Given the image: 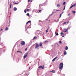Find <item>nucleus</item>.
I'll list each match as a JSON object with an SVG mask.
<instances>
[{"instance_id":"58836bf2","label":"nucleus","mask_w":76,"mask_h":76,"mask_svg":"<svg viewBox=\"0 0 76 76\" xmlns=\"http://www.w3.org/2000/svg\"><path fill=\"white\" fill-rule=\"evenodd\" d=\"M39 12H41V10H39Z\"/></svg>"},{"instance_id":"f704fd0d","label":"nucleus","mask_w":76,"mask_h":76,"mask_svg":"<svg viewBox=\"0 0 76 76\" xmlns=\"http://www.w3.org/2000/svg\"><path fill=\"white\" fill-rule=\"evenodd\" d=\"M65 6H64V9H63L64 10H65Z\"/></svg>"},{"instance_id":"c756f323","label":"nucleus","mask_w":76,"mask_h":76,"mask_svg":"<svg viewBox=\"0 0 76 76\" xmlns=\"http://www.w3.org/2000/svg\"><path fill=\"white\" fill-rule=\"evenodd\" d=\"M66 22H65L63 23V25H64V24H66Z\"/></svg>"},{"instance_id":"423d86ee","label":"nucleus","mask_w":76,"mask_h":76,"mask_svg":"<svg viewBox=\"0 0 76 76\" xmlns=\"http://www.w3.org/2000/svg\"><path fill=\"white\" fill-rule=\"evenodd\" d=\"M67 31H68L67 29L64 28V29L63 32H67Z\"/></svg>"},{"instance_id":"412c9836","label":"nucleus","mask_w":76,"mask_h":76,"mask_svg":"<svg viewBox=\"0 0 76 76\" xmlns=\"http://www.w3.org/2000/svg\"><path fill=\"white\" fill-rule=\"evenodd\" d=\"M73 13H76V11H72Z\"/></svg>"},{"instance_id":"20e7f679","label":"nucleus","mask_w":76,"mask_h":76,"mask_svg":"<svg viewBox=\"0 0 76 76\" xmlns=\"http://www.w3.org/2000/svg\"><path fill=\"white\" fill-rule=\"evenodd\" d=\"M39 47V44L38 43H36V46L35 47V49Z\"/></svg>"},{"instance_id":"cd10ccee","label":"nucleus","mask_w":76,"mask_h":76,"mask_svg":"<svg viewBox=\"0 0 76 76\" xmlns=\"http://www.w3.org/2000/svg\"><path fill=\"white\" fill-rule=\"evenodd\" d=\"M65 4H66V2H64L63 3L64 5H65Z\"/></svg>"},{"instance_id":"7ed1b4c3","label":"nucleus","mask_w":76,"mask_h":76,"mask_svg":"<svg viewBox=\"0 0 76 76\" xmlns=\"http://www.w3.org/2000/svg\"><path fill=\"white\" fill-rule=\"evenodd\" d=\"M20 43L21 45H23L25 44V41H21Z\"/></svg>"},{"instance_id":"5701e85b","label":"nucleus","mask_w":76,"mask_h":76,"mask_svg":"<svg viewBox=\"0 0 76 76\" xmlns=\"http://www.w3.org/2000/svg\"><path fill=\"white\" fill-rule=\"evenodd\" d=\"M10 9H11V7H12V4H10Z\"/></svg>"},{"instance_id":"79ce46f5","label":"nucleus","mask_w":76,"mask_h":76,"mask_svg":"<svg viewBox=\"0 0 76 76\" xmlns=\"http://www.w3.org/2000/svg\"><path fill=\"white\" fill-rule=\"evenodd\" d=\"M31 69V67H29V69Z\"/></svg>"},{"instance_id":"dca6fc26","label":"nucleus","mask_w":76,"mask_h":76,"mask_svg":"<svg viewBox=\"0 0 76 76\" xmlns=\"http://www.w3.org/2000/svg\"><path fill=\"white\" fill-rule=\"evenodd\" d=\"M32 0H28V2H32Z\"/></svg>"},{"instance_id":"6e6552de","label":"nucleus","mask_w":76,"mask_h":76,"mask_svg":"<svg viewBox=\"0 0 76 76\" xmlns=\"http://www.w3.org/2000/svg\"><path fill=\"white\" fill-rule=\"evenodd\" d=\"M57 58H58V57H56L54 58L53 60L52 61H55V60H56V59H57Z\"/></svg>"},{"instance_id":"c85d7f7f","label":"nucleus","mask_w":76,"mask_h":76,"mask_svg":"<svg viewBox=\"0 0 76 76\" xmlns=\"http://www.w3.org/2000/svg\"><path fill=\"white\" fill-rule=\"evenodd\" d=\"M27 50H28V48H27L25 49V51H27Z\"/></svg>"},{"instance_id":"f3484780","label":"nucleus","mask_w":76,"mask_h":76,"mask_svg":"<svg viewBox=\"0 0 76 76\" xmlns=\"http://www.w3.org/2000/svg\"><path fill=\"white\" fill-rule=\"evenodd\" d=\"M64 12H63L60 15V16L59 18H61V15H62V14H63V13Z\"/></svg>"},{"instance_id":"c9c22d12","label":"nucleus","mask_w":76,"mask_h":76,"mask_svg":"<svg viewBox=\"0 0 76 76\" xmlns=\"http://www.w3.org/2000/svg\"><path fill=\"white\" fill-rule=\"evenodd\" d=\"M14 4H18L17 3H14Z\"/></svg>"},{"instance_id":"4be33fe9","label":"nucleus","mask_w":76,"mask_h":76,"mask_svg":"<svg viewBox=\"0 0 76 76\" xmlns=\"http://www.w3.org/2000/svg\"><path fill=\"white\" fill-rule=\"evenodd\" d=\"M67 23V24H69V21H67L66 22Z\"/></svg>"},{"instance_id":"4c0bfd02","label":"nucleus","mask_w":76,"mask_h":76,"mask_svg":"<svg viewBox=\"0 0 76 76\" xmlns=\"http://www.w3.org/2000/svg\"><path fill=\"white\" fill-rule=\"evenodd\" d=\"M27 11H28V12H29V9H27Z\"/></svg>"},{"instance_id":"0eeeda50","label":"nucleus","mask_w":76,"mask_h":76,"mask_svg":"<svg viewBox=\"0 0 76 76\" xmlns=\"http://www.w3.org/2000/svg\"><path fill=\"white\" fill-rule=\"evenodd\" d=\"M76 4L72 5L70 7V9H72V7H75V6H76Z\"/></svg>"},{"instance_id":"9d476101","label":"nucleus","mask_w":76,"mask_h":76,"mask_svg":"<svg viewBox=\"0 0 76 76\" xmlns=\"http://www.w3.org/2000/svg\"><path fill=\"white\" fill-rule=\"evenodd\" d=\"M57 7H60V4H57Z\"/></svg>"},{"instance_id":"393cba45","label":"nucleus","mask_w":76,"mask_h":76,"mask_svg":"<svg viewBox=\"0 0 76 76\" xmlns=\"http://www.w3.org/2000/svg\"><path fill=\"white\" fill-rule=\"evenodd\" d=\"M17 53H20V51L19 50V51H17Z\"/></svg>"},{"instance_id":"f8f14e48","label":"nucleus","mask_w":76,"mask_h":76,"mask_svg":"<svg viewBox=\"0 0 76 76\" xmlns=\"http://www.w3.org/2000/svg\"><path fill=\"white\" fill-rule=\"evenodd\" d=\"M31 22V21L30 20L28 21V22L26 23V25L28 24V23H30V22Z\"/></svg>"},{"instance_id":"aec40b11","label":"nucleus","mask_w":76,"mask_h":76,"mask_svg":"<svg viewBox=\"0 0 76 76\" xmlns=\"http://www.w3.org/2000/svg\"><path fill=\"white\" fill-rule=\"evenodd\" d=\"M26 16H29V13H28L26 15Z\"/></svg>"},{"instance_id":"ddd939ff","label":"nucleus","mask_w":76,"mask_h":76,"mask_svg":"<svg viewBox=\"0 0 76 76\" xmlns=\"http://www.w3.org/2000/svg\"><path fill=\"white\" fill-rule=\"evenodd\" d=\"M65 49L66 50H68V47H67V46H66Z\"/></svg>"},{"instance_id":"72a5a7b5","label":"nucleus","mask_w":76,"mask_h":76,"mask_svg":"<svg viewBox=\"0 0 76 76\" xmlns=\"http://www.w3.org/2000/svg\"><path fill=\"white\" fill-rule=\"evenodd\" d=\"M70 28V27L69 26H68V27L67 28V30H68V29H69Z\"/></svg>"},{"instance_id":"f03ea898","label":"nucleus","mask_w":76,"mask_h":76,"mask_svg":"<svg viewBox=\"0 0 76 76\" xmlns=\"http://www.w3.org/2000/svg\"><path fill=\"white\" fill-rule=\"evenodd\" d=\"M28 52L26 53L24 55V59H25V58L28 56Z\"/></svg>"},{"instance_id":"bb28decb","label":"nucleus","mask_w":76,"mask_h":76,"mask_svg":"<svg viewBox=\"0 0 76 76\" xmlns=\"http://www.w3.org/2000/svg\"><path fill=\"white\" fill-rule=\"evenodd\" d=\"M24 12L25 13H26V10H25Z\"/></svg>"},{"instance_id":"f257e3e1","label":"nucleus","mask_w":76,"mask_h":76,"mask_svg":"<svg viewBox=\"0 0 76 76\" xmlns=\"http://www.w3.org/2000/svg\"><path fill=\"white\" fill-rule=\"evenodd\" d=\"M63 67V64L62 63H61L59 64V69H62Z\"/></svg>"},{"instance_id":"b1692460","label":"nucleus","mask_w":76,"mask_h":76,"mask_svg":"<svg viewBox=\"0 0 76 76\" xmlns=\"http://www.w3.org/2000/svg\"><path fill=\"white\" fill-rule=\"evenodd\" d=\"M55 34L56 35H58V33H56V32H55Z\"/></svg>"},{"instance_id":"2f4dec72","label":"nucleus","mask_w":76,"mask_h":76,"mask_svg":"<svg viewBox=\"0 0 76 76\" xmlns=\"http://www.w3.org/2000/svg\"><path fill=\"white\" fill-rule=\"evenodd\" d=\"M59 42V43H60V44H61V43H62V42H61V41H60Z\"/></svg>"},{"instance_id":"9b49d317","label":"nucleus","mask_w":76,"mask_h":76,"mask_svg":"<svg viewBox=\"0 0 76 76\" xmlns=\"http://www.w3.org/2000/svg\"><path fill=\"white\" fill-rule=\"evenodd\" d=\"M42 43L41 42L39 43V45L40 47H42Z\"/></svg>"},{"instance_id":"a18cd8bd","label":"nucleus","mask_w":76,"mask_h":76,"mask_svg":"<svg viewBox=\"0 0 76 76\" xmlns=\"http://www.w3.org/2000/svg\"><path fill=\"white\" fill-rule=\"evenodd\" d=\"M49 22H50V20H49Z\"/></svg>"},{"instance_id":"39448f33","label":"nucleus","mask_w":76,"mask_h":76,"mask_svg":"<svg viewBox=\"0 0 76 76\" xmlns=\"http://www.w3.org/2000/svg\"><path fill=\"white\" fill-rule=\"evenodd\" d=\"M38 68H39V69H44V65H43L42 66H39Z\"/></svg>"},{"instance_id":"2eb2a0df","label":"nucleus","mask_w":76,"mask_h":76,"mask_svg":"<svg viewBox=\"0 0 76 76\" xmlns=\"http://www.w3.org/2000/svg\"><path fill=\"white\" fill-rule=\"evenodd\" d=\"M53 72V73H56V71L54 70H52L51 72Z\"/></svg>"},{"instance_id":"37998d69","label":"nucleus","mask_w":76,"mask_h":76,"mask_svg":"<svg viewBox=\"0 0 76 76\" xmlns=\"http://www.w3.org/2000/svg\"><path fill=\"white\" fill-rule=\"evenodd\" d=\"M21 53H22V52H21Z\"/></svg>"},{"instance_id":"4468645a","label":"nucleus","mask_w":76,"mask_h":76,"mask_svg":"<svg viewBox=\"0 0 76 76\" xmlns=\"http://www.w3.org/2000/svg\"><path fill=\"white\" fill-rule=\"evenodd\" d=\"M64 55H66L67 54V52L66 51H65L64 52Z\"/></svg>"},{"instance_id":"6ab92c4d","label":"nucleus","mask_w":76,"mask_h":76,"mask_svg":"<svg viewBox=\"0 0 76 76\" xmlns=\"http://www.w3.org/2000/svg\"><path fill=\"white\" fill-rule=\"evenodd\" d=\"M37 39V37H34V38H33V39Z\"/></svg>"},{"instance_id":"7c9ffc66","label":"nucleus","mask_w":76,"mask_h":76,"mask_svg":"<svg viewBox=\"0 0 76 76\" xmlns=\"http://www.w3.org/2000/svg\"><path fill=\"white\" fill-rule=\"evenodd\" d=\"M48 41H45L44 42V43H45V42H48Z\"/></svg>"},{"instance_id":"e433bc0d","label":"nucleus","mask_w":76,"mask_h":76,"mask_svg":"<svg viewBox=\"0 0 76 76\" xmlns=\"http://www.w3.org/2000/svg\"><path fill=\"white\" fill-rule=\"evenodd\" d=\"M3 31V29L1 28L0 30V31Z\"/></svg>"},{"instance_id":"473e14b6","label":"nucleus","mask_w":76,"mask_h":76,"mask_svg":"<svg viewBox=\"0 0 76 76\" xmlns=\"http://www.w3.org/2000/svg\"><path fill=\"white\" fill-rule=\"evenodd\" d=\"M63 32H61V35H63Z\"/></svg>"},{"instance_id":"a19ab883","label":"nucleus","mask_w":76,"mask_h":76,"mask_svg":"<svg viewBox=\"0 0 76 76\" xmlns=\"http://www.w3.org/2000/svg\"><path fill=\"white\" fill-rule=\"evenodd\" d=\"M56 11H59V10H56Z\"/></svg>"},{"instance_id":"a211bd4d","label":"nucleus","mask_w":76,"mask_h":76,"mask_svg":"<svg viewBox=\"0 0 76 76\" xmlns=\"http://www.w3.org/2000/svg\"><path fill=\"white\" fill-rule=\"evenodd\" d=\"M8 29H9V28H8V27H6L5 28V30L6 31H7L8 30Z\"/></svg>"},{"instance_id":"1a4fd4ad","label":"nucleus","mask_w":76,"mask_h":76,"mask_svg":"<svg viewBox=\"0 0 76 76\" xmlns=\"http://www.w3.org/2000/svg\"><path fill=\"white\" fill-rule=\"evenodd\" d=\"M13 10L14 11H16V10H17V8L16 7H15L13 8Z\"/></svg>"},{"instance_id":"c03bdc74","label":"nucleus","mask_w":76,"mask_h":76,"mask_svg":"<svg viewBox=\"0 0 76 76\" xmlns=\"http://www.w3.org/2000/svg\"><path fill=\"white\" fill-rule=\"evenodd\" d=\"M46 20H48V19H46Z\"/></svg>"},{"instance_id":"ea45409f","label":"nucleus","mask_w":76,"mask_h":76,"mask_svg":"<svg viewBox=\"0 0 76 76\" xmlns=\"http://www.w3.org/2000/svg\"><path fill=\"white\" fill-rule=\"evenodd\" d=\"M70 15V14H69L68 15V16H69Z\"/></svg>"},{"instance_id":"a878e982","label":"nucleus","mask_w":76,"mask_h":76,"mask_svg":"<svg viewBox=\"0 0 76 76\" xmlns=\"http://www.w3.org/2000/svg\"><path fill=\"white\" fill-rule=\"evenodd\" d=\"M48 29H49V28H48L46 30V32H47H47H48Z\"/></svg>"}]
</instances>
